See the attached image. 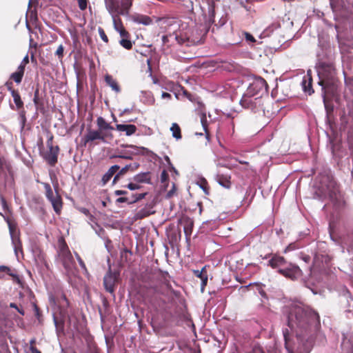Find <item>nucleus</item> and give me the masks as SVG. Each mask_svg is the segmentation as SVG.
<instances>
[{
    "label": "nucleus",
    "mask_w": 353,
    "mask_h": 353,
    "mask_svg": "<svg viewBox=\"0 0 353 353\" xmlns=\"http://www.w3.org/2000/svg\"><path fill=\"white\" fill-rule=\"evenodd\" d=\"M284 313L289 329L283 328L282 332L288 353H310L315 345L326 343L320 316L311 307L293 303L285 307Z\"/></svg>",
    "instance_id": "1"
},
{
    "label": "nucleus",
    "mask_w": 353,
    "mask_h": 353,
    "mask_svg": "<svg viewBox=\"0 0 353 353\" xmlns=\"http://www.w3.org/2000/svg\"><path fill=\"white\" fill-rule=\"evenodd\" d=\"M320 183V190L323 196H328L334 210L336 213H339L345 208V202L333 175L331 173L322 175Z\"/></svg>",
    "instance_id": "2"
},
{
    "label": "nucleus",
    "mask_w": 353,
    "mask_h": 353,
    "mask_svg": "<svg viewBox=\"0 0 353 353\" xmlns=\"http://www.w3.org/2000/svg\"><path fill=\"white\" fill-rule=\"evenodd\" d=\"M268 265L273 269L277 268V272L282 276L292 280L297 279L302 275V270L299 265L288 263L283 256L274 255L269 261Z\"/></svg>",
    "instance_id": "3"
},
{
    "label": "nucleus",
    "mask_w": 353,
    "mask_h": 353,
    "mask_svg": "<svg viewBox=\"0 0 353 353\" xmlns=\"http://www.w3.org/2000/svg\"><path fill=\"white\" fill-rule=\"evenodd\" d=\"M319 85L321 86V90H333L335 69L332 64L325 62H319L316 66Z\"/></svg>",
    "instance_id": "4"
},
{
    "label": "nucleus",
    "mask_w": 353,
    "mask_h": 353,
    "mask_svg": "<svg viewBox=\"0 0 353 353\" xmlns=\"http://www.w3.org/2000/svg\"><path fill=\"white\" fill-rule=\"evenodd\" d=\"M270 101L269 95L265 94L253 98L241 99L239 103L245 109H248L254 113H262L265 116L267 104L270 103Z\"/></svg>",
    "instance_id": "5"
},
{
    "label": "nucleus",
    "mask_w": 353,
    "mask_h": 353,
    "mask_svg": "<svg viewBox=\"0 0 353 353\" xmlns=\"http://www.w3.org/2000/svg\"><path fill=\"white\" fill-rule=\"evenodd\" d=\"M265 94H268V85L263 78L257 77H254L253 81L250 83L241 99L253 98Z\"/></svg>",
    "instance_id": "6"
},
{
    "label": "nucleus",
    "mask_w": 353,
    "mask_h": 353,
    "mask_svg": "<svg viewBox=\"0 0 353 353\" xmlns=\"http://www.w3.org/2000/svg\"><path fill=\"white\" fill-rule=\"evenodd\" d=\"M108 271L103 279V287L106 292L114 296L115 288L120 279V272L112 269L110 259H108Z\"/></svg>",
    "instance_id": "7"
},
{
    "label": "nucleus",
    "mask_w": 353,
    "mask_h": 353,
    "mask_svg": "<svg viewBox=\"0 0 353 353\" xmlns=\"http://www.w3.org/2000/svg\"><path fill=\"white\" fill-rule=\"evenodd\" d=\"M58 246V254L61 258L63 265L65 268H68L70 263L73 261V257L63 238L61 237L59 239Z\"/></svg>",
    "instance_id": "8"
},
{
    "label": "nucleus",
    "mask_w": 353,
    "mask_h": 353,
    "mask_svg": "<svg viewBox=\"0 0 353 353\" xmlns=\"http://www.w3.org/2000/svg\"><path fill=\"white\" fill-rule=\"evenodd\" d=\"M340 305L348 319L353 318V296L348 290L340 296Z\"/></svg>",
    "instance_id": "9"
},
{
    "label": "nucleus",
    "mask_w": 353,
    "mask_h": 353,
    "mask_svg": "<svg viewBox=\"0 0 353 353\" xmlns=\"http://www.w3.org/2000/svg\"><path fill=\"white\" fill-rule=\"evenodd\" d=\"M112 134L102 133L99 130H94L90 128L87 130V134L82 139L81 141L85 145L88 142L100 140L103 143H107L105 140L106 137H112Z\"/></svg>",
    "instance_id": "10"
},
{
    "label": "nucleus",
    "mask_w": 353,
    "mask_h": 353,
    "mask_svg": "<svg viewBox=\"0 0 353 353\" xmlns=\"http://www.w3.org/2000/svg\"><path fill=\"white\" fill-rule=\"evenodd\" d=\"M217 1H212V2L206 3L208 5V12H203V16L204 19L205 28L209 30L211 26L215 22V8L216 2Z\"/></svg>",
    "instance_id": "11"
},
{
    "label": "nucleus",
    "mask_w": 353,
    "mask_h": 353,
    "mask_svg": "<svg viewBox=\"0 0 353 353\" xmlns=\"http://www.w3.org/2000/svg\"><path fill=\"white\" fill-rule=\"evenodd\" d=\"M5 220L8 223L10 235L12 239V243L14 245V252H17L18 249L21 248V242L19 234H17L16 227L10 221L9 219L4 216Z\"/></svg>",
    "instance_id": "12"
},
{
    "label": "nucleus",
    "mask_w": 353,
    "mask_h": 353,
    "mask_svg": "<svg viewBox=\"0 0 353 353\" xmlns=\"http://www.w3.org/2000/svg\"><path fill=\"white\" fill-rule=\"evenodd\" d=\"M53 322L55 326V330L57 335L64 332L65 329V314L63 311L60 310L59 316L54 313L52 314Z\"/></svg>",
    "instance_id": "13"
},
{
    "label": "nucleus",
    "mask_w": 353,
    "mask_h": 353,
    "mask_svg": "<svg viewBox=\"0 0 353 353\" xmlns=\"http://www.w3.org/2000/svg\"><path fill=\"white\" fill-rule=\"evenodd\" d=\"M322 91V98L324 104V107L326 111V119L327 121H329L330 116L331 113L334 111V105L330 102L329 97L330 96H332V90H321Z\"/></svg>",
    "instance_id": "14"
},
{
    "label": "nucleus",
    "mask_w": 353,
    "mask_h": 353,
    "mask_svg": "<svg viewBox=\"0 0 353 353\" xmlns=\"http://www.w3.org/2000/svg\"><path fill=\"white\" fill-rule=\"evenodd\" d=\"M59 152V148L56 145L50 147L49 151L43 155V159L50 166H54L57 163Z\"/></svg>",
    "instance_id": "15"
},
{
    "label": "nucleus",
    "mask_w": 353,
    "mask_h": 353,
    "mask_svg": "<svg viewBox=\"0 0 353 353\" xmlns=\"http://www.w3.org/2000/svg\"><path fill=\"white\" fill-rule=\"evenodd\" d=\"M5 174L6 178H8V174L12 182L14 181V171L12 166L5 158H0V174Z\"/></svg>",
    "instance_id": "16"
},
{
    "label": "nucleus",
    "mask_w": 353,
    "mask_h": 353,
    "mask_svg": "<svg viewBox=\"0 0 353 353\" xmlns=\"http://www.w3.org/2000/svg\"><path fill=\"white\" fill-rule=\"evenodd\" d=\"M115 129L119 132H125L126 136L130 137L136 132L137 128L133 124L117 123L116 124Z\"/></svg>",
    "instance_id": "17"
},
{
    "label": "nucleus",
    "mask_w": 353,
    "mask_h": 353,
    "mask_svg": "<svg viewBox=\"0 0 353 353\" xmlns=\"http://www.w3.org/2000/svg\"><path fill=\"white\" fill-rule=\"evenodd\" d=\"M133 181L137 183H146L152 184L151 181V173L150 172H143L135 174L133 178Z\"/></svg>",
    "instance_id": "18"
},
{
    "label": "nucleus",
    "mask_w": 353,
    "mask_h": 353,
    "mask_svg": "<svg viewBox=\"0 0 353 353\" xmlns=\"http://www.w3.org/2000/svg\"><path fill=\"white\" fill-rule=\"evenodd\" d=\"M14 104L10 103V108L12 110L15 109H19L23 107V101L21 99V95L18 90H12L11 94Z\"/></svg>",
    "instance_id": "19"
},
{
    "label": "nucleus",
    "mask_w": 353,
    "mask_h": 353,
    "mask_svg": "<svg viewBox=\"0 0 353 353\" xmlns=\"http://www.w3.org/2000/svg\"><path fill=\"white\" fill-rule=\"evenodd\" d=\"M24 75V65H23V63H21L17 68V71L12 72L10 79L13 80L17 84H19L21 83L23 77Z\"/></svg>",
    "instance_id": "20"
},
{
    "label": "nucleus",
    "mask_w": 353,
    "mask_h": 353,
    "mask_svg": "<svg viewBox=\"0 0 353 353\" xmlns=\"http://www.w3.org/2000/svg\"><path fill=\"white\" fill-rule=\"evenodd\" d=\"M132 20L135 23L142 24L144 26H150L152 24V18L145 14H137L136 16H133Z\"/></svg>",
    "instance_id": "21"
},
{
    "label": "nucleus",
    "mask_w": 353,
    "mask_h": 353,
    "mask_svg": "<svg viewBox=\"0 0 353 353\" xmlns=\"http://www.w3.org/2000/svg\"><path fill=\"white\" fill-rule=\"evenodd\" d=\"M179 223L185 222V225L183 227V232L185 233L186 241H188L190 239V236L192 234L193 222L189 217H185L179 220Z\"/></svg>",
    "instance_id": "22"
},
{
    "label": "nucleus",
    "mask_w": 353,
    "mask_h": 353,
    "mask_svg": "<svg viewBox=\"0 0 353 353\" xmlns=\"http://www.w3.org/2000/svg\"><path fill=\"white\" fill-rule=\"evenodd\" d=\"M119 169L120 166L117 164L112 165L102 176L103 185H105Z\"/></svg>",
    "instance_id": "23"
},
{
    "label": "nucleus",
    "mask_w": 353,
    "mask_h": 353,
    "mask_svg": "<svg viewBox=\"0 0 353 353\" xmlns=\"http://www.w3.org/2000/svg\"><path fill=\"white\" fill-rule=\"evenodd\" d=\"M97 124L98 126L99 130L102 133H107V130H113L114 128L108 123L105 119L102 117H99L97 119Z\"/></svg>",
    "instance_id": "24"
},
{
    "label": "nucleus",
    "mask_w": 353,
    "mask_h": 353,
    "mask_svg": "<svg viewBox=\"0 0 353 353\" xmlns=\"http://www.w3.org/2000/svg\"><path fill=\"white\" fill-rule=\"evenodd\" d=\"M312 80L310 77H307V78L306 77H303L301 81L303 90L305 94H307L308 95H311L314 92L312 88Z\"/></svg>",
    "instance_id": "25"
},
{
    "label": "nucleus",
    "mask_w": 353,
    "mask_h": 353,
    "mask_svg": "<svg viewBox=\"0 0 353 353\" xmlns=\"http://www.w3.org/2000/svg\"><path fill=\"white\" fill-rule=\"evenodd\" d=\"M230 176L228 175L217 174L215 176L216 181L222 187L229 189L231 186Z\"/></svg>",
    "instance_id": "26"
},
{
    "label": "nucleus",
    "mask_w": 353,
    "mask_h": 353,
    "mask_svg": "<svg viewBox=\"0 0 353 353\" xmlns=\"http://www.w3.org/2000/svg\"><path fill=\"white\" fill-rule=\"evenodd\" d=\"M105 81L106 84L110 86L112 90L119 93L121 92L120 86L119 85L117 81L112 77L110 74H106L105 76Z\"/></svg>",
    "instance_id": "27"
},
{
    "label": "nucleus",
    "mask_w": 353,
    "mask_h": 353,
    "mask_svg": "<svg viewBox=\"0 0 353 353\" xmlns=\"http://www.w3.org/2000/svg\"><path fill=\"white\" fill-rule=\"evenodd\" d=\"M105 8L108 10V12L111 14V15H114V12H119V2L117 0H104Z\"/></svg>",
    "instance_id": "28"
},
{
    "label": "nucleus",
    "mask_w": 353,
    "mask_h": 353,
    "mask_svg": "<svg viewBox=\"0 0 353 353\" xmlns=\"http://www.w3.org/2000/svg\"><path fill=\"white\" fill-rule=\"evenodd\" d=\"M49 201L51 203L54 212L59 214L62 208V199L57 191L56 196L52 198L51 200H49Z\"/></svg>",
    "instance_id": "29"
},
{
    "label": "nucleus",
    "mask_w": 353,
    "mask_h": 353,
    "mask_svg": "<svg viewBox=\"0 0 353 353\" xmlns=\"http://www.w3.org/2000/svg\"><path fill=\"white\" fill-rule=\"evenodd\" d=\"M114 28L117 31L121 37H130L129 32L123 28V24L119 19L120 25L119 26L117 22V19L114 15H112Z\"/></svg>",
    "instance_id": "30"
},
{
    "label": "nucleus",
    "mask_w": 353,
    "mask_h": 353,
    "mask_svg": "<svg viewBox=\"0 0 353 353\" xmlns=\"http://www.w3.org/2000/svg\"><path fill=\"white\" fill-rule=\"evenodd\" d=\"M8 316L7 314L0 310V335L4 336L7 334V332L5 330V327H6L8 324Z\"/></svg>",
    "instance_id": "31"
},
{
    "label": "nucleus",
    "mask_w": 353,
    "mask_h": 353,
    "mask_svg": "<svg viewBox=\"0 0 353 353\" xmlns=\"http://www.w3.org/2000/svg\"><path fill=\"white\" fill-rule=\"evenodd\" d=\"M154 212H151L146 206L139 210H138L134 214V219H142L145 217L148 216L149 215L153 214Z\"/></svg>",
    "instance_id": "32"
},
{
    "label": "nucleus",
    "mask_w": 353,
    "mask_h": 353,
    "mask_svg": "<svg viewBox=\"0 0 353 353\" xmlns=\"http://www.w3.org/2000/svg\"><path fill=\"white\" fill-rule=\"evenodd\" d=\"M130 165H125L121 169L119 170L112 180V184H116L126 172L130 170Z\"/></svg>",
    "instance_id": "33"
},
{
    "label": "nucleus",
    "mask_w": 353,
    "mask_h": 353,
    "mask_svg": "<svg viewBox=\"0 0 353 353\" xmlns=\"http://www.w3.org/2000/svg\"><path fill=\"white\" fill-rule=\"evenodd\" d=\"M170 131L172 132V137L176 140L181 139V131L180 126L176 123H173L170 127Z\"/></svg>",
    "instance_id": "34"
},
{
    "label": "nucleus",
    "mask_w": 353,
    "mask_h": 353,
    "mask_svg": "<svg viewBox=\"0 0 353 353\" xmlns=\"http://www.w3.org/2000/svg\"><path fill=\"white\" fill-rule=\"evenodd\" d=\"M122 10L119 11V14L124 15L128 13V10L132 5V0H121Z\"/></svg>",
    "instance_id": "35"
},
{
    "label": "nucleus",
    "mask_w": 353,
    "mask_h": 353,
    "mask_svg": "<svg viewBox=\"0 0 353 353\" xmlns=\"http://www.w3.org/2000/svg\"><path fill=\"white\" fill-rule=\"evenodd\" d=\"M148 192H143L139 194H131V196H129L130 198V201L129 202V205L136 203L137 202L141 201V199L145 198L148 195Z\"/></svg>",
    "instance_id": "36"
},
{
    "label": "nucleus",
    "mask_w": 353,
    "mask_h": 353,
    "mask_svg": "<svg viewBox=\"0 0 353 353\" xmlns=\"http://www.w3.org/2000/svg\"><path fill=\"white\" fill-rule=\"evenodd\" d=\"M141 101L144 103H151L154 101L152 92L150 91H141Z\"/></svg>",
    "instance_id": "37"
},
{
    "label": "nucleus",
    "mask_w": 353,
    "mask_h": 353,
    "mask_svg": "<svg viewBox=\"0 0 353 353\" xmlns=\"http://www.w3.org/2000/svg\"><path fill=\"white\" fill-rule=\"evenodd\" d=\"M304 246V244L302 243L301 241H296L294 242L290 243L285 249V252L293 251L295 250H298L302 247Z\"/></svg>",
    "instance_id": "38"
},
{
    "label": "nucleus",
    "mask_w": 353,
    "mask_h": 353,
    "mask_svg": "<svg viewBox=\"0 0 353 353\" xmlns=\"http://www.w3.org/2000/svg\"><path fill=\"white\" fill-rule=\"evenodd\" d=\"M0 272H6L9 276H12L14 280L17 281V282L20 281L19 275L16 273L11 272L10 268L8 266L3 265H0Z\"/></svg>",
    "instance_id": "39"
},
{
    "label": "nucleus",
    "mask_w": 353,
    "mask_h": 353,
    "mask_svg": "<svg viewBox=\"0 0 353 353\" xmlns=\"http://www.w3.org/2000/svg\"><path fill=\"white\" fill-rule=\"evenodd\" d=\"M120 45L126 50H130L132 48L133 42L129 39V37H121L119 41Z\"/></svg>",
    "instance_id": "40"
},
{
    "label": "nucleus",
    "mask_w": 353,
    "mask_h": 353,
    "mask_svg": "<svg viewBox=\"0 0 353 353\" xmlns=\"http://www.w3.org/2000/svg\"><path fill=\"white\" fill-rule=\"evenodd\" d=\"M343 74L345 85L348 87L351 91H353V77H348L345 70H343Z\"/></svg>",
    "instance_id": "41"
},
{
    "label": "nucleus",
    "mask_w": 353,
    "mask_h": 353,
    "mask_svg": "<svg viewBox=\"0 0 353 353\" xmlns=\"http://www.w3.org/2000/svg\"><path fill=\"white\" fill-rule=\"evenodd\" d=\"M121 148H132V150H143L145 152H152L149 149L143 147V146H137L135 145L132 144H121Z\"/></svg>",
    "instance_id": "42"
},
{
    "label": "nucleus",
    "mask_w": 353,
    "mask_h": 353,
    "mask_svg": "<svg viewBox=\"0 0 353 353\" xmlns=\"http://www.w3.org/2000/svg\"><path fill=\"white\" fill-rule=\"evenodd\" d=\"M201 123L205 133V138L208 141H209L210 135L208 132V121L205 114H203L201 117Z\"/></svg>",
    "instance_id": "43"
},
{
    "label": "nucleus",
    "mask_w": 353,
    "mask_h": 353,
    "mask_svg": "<svg viewBox=\"0 0 353 353\" xmlns=\"http://www.w3.org/2000/svg\"><path fill=\"white\" fill-rule=\"evenodd\" d=\"M43 186L46 190V196L47 199L48 201L51 200L52 198H53L55 196L54 195V193H53V191H52V189L50 185L48 183H43Z\"/></svg>",
    "instance_id": "44"
},
{
    "label": "nucleus",
    "mask_w": 353,
    "mask_h": 353,
    "mask_svg": "<svg viewBox=\"0 0 353 353\" xmlns=\"http://www.w3.org/2000/svg\"><path fill=\"white\" fill-rule=\"evenodd\" d=\"M115 158H120L128 160H132L133 159L130 151H127L125 154H112L110 156V159Z\"/></svg>",
    "instance_id": "45"
},
{
    "label": "nucleus",
    "mask_w": 353,
    "mask_h": 353,
    "mask_svg": "<svg viewBox=\"0 0 353 353\" xmlns=\"http://www.w3.org/2000/svg\"><path fill=\"white\" fill-rule=\"evenodd\" d=\"M197 185L203 190L205 194H209L208 189L207 188V181L205 178H201V183H197Z\"/></svg>",
    "instance_id": "46"
},
{
    "label": "nucleus",
    "mask_w": 353,
    "mask_h": 353,
    "mask_svg": "<svg viewBox=\"0 0 353 353\" xmlns=\"http://www.w3.org/2000/svg\"><path fill=\"white\" fill-rule=\"evenodd\" d=\"M124 187L127 188L128 189H129L131 191L139 190L141 188V186L136 182H134V183L130 182L128 184H127L126 185H124Z\"/></svg>",
    "instance_id": "47"
},
{
    "label": "nucleus",
    "mask_w": 353,
    "mask_h": 353,
    "mask_svg": "<svg viewBox=\"0 0 353 353\" xmlns=\"http://www.w3.org/2000/svg\"><path fill=\"white\" fill-rule=\"evenodd\" d=\"M0 353H11L6 341H4L0 344Z\"/></svg>",
    "instance_id": "48"
},
{
    "label": "nucleus",
    "mask_w": 353,
    "mask_h": 353,
    "mask_svg": "<svg viewBox=\"0 0 353 353\" xmlns=\"http://www.w3.org/2000/svg\"><path fill=\"white\" fill-rule=\"evenodd\" d=\"M227 22V18L225 16H221L219 19L218 23L214 22L213 24H214V26H216L217 28H220L222 26H223Z\"/></svg>",
    "instance_id": "49"
},
{
    "label": "nucleus",
    "mask_w": 353,
    "mask_h": 353,
    "mask_svg": "<svg viewBox=\"0 0 353 353\" xmlns=\"http://www.w3.org/2000/svg\"><path fill=\"white\" fill-rule=\"evenodd\" d=\"M161 182L162 183H168L169 179V175L165 170H163L160 176Z\"/></svg>",
    "instance_id": "50"
},
{
    "label": "nucleus",
    "mask_w": 353,
    "mask_h": 353,
    "mask_svg": "<svg viewBox=\"0 0 353 353\" xmlns=\"http://www.w3.org/2000/svg\"><path fill=\"white\" fill-rule=\"evenodd\" d=\"M33 309H34V315H35L36 318L38 319V321L39 322H41L42 314H41V312L40 311V309L39 308V307L35 303L33 304Z\"/></svg>",
    "instance_id": "51"
},
{
    "label": "nucleus",
    "mask_w": 353,
    "mask_h": 353,
    "mask_svg": "<svg viewBox=\"0 0 353 353\" xmlns=\"http://www.w3.org/2000/svg\"><path fill=\"white\" fill-rule=\"evenodd\" d=\"M63 52H64V48H63V45L61 44L57 48V49L55 52V55L58 56V58L60 60H61L62 58L63 57Z\"/></svg>",
    "instance_id": "52"
},
{
    "label": "nucleus",
    "mask_w": 353,
    "mask_h": 353,
    "mask_svg": "<svg viewBox=\"0 0 353 353\" xmlns=\"http://www.w3.org/2000/svg\"><path fill=\"white\" fill-rule=\"evenodd\" d=\"M98 32H99V34L101 39L104 42L108 43V38L107 35L105 34L104 30L101 27H99L98 28Z\"/></svg>",
    "instance_id": "53"
},
{
    "label": "nucleus",
    "mask_w": 353,
    "mask_h": 353,
    "mask_svg": "<svg viewBox=\"0 0 353 353\" xmlns=\"http://www.w3.org/2000/svg\"><path fill=\"white\" fill-rule=\"evenodd\" d=\"M244 35H245V39L246 41H248L249 43H252L256 42L255 38L251 33L245 32Z\"/></svg>",
    "instance_id": "54"
},
{
    "label": "nucleus",
    "mask_w": 353,
    "mask_h": 353,
    "mask_svg": "<svg viewBox=\"0 0 353 353\" xmlns=\"http://www.w3.org/2000/svg\"><path fill=\"white\" fill-rule=\"evenodd\" d=\"M201 292L203 293L205 290V288L208 283V275H205L203 277L201 278Z\"/></svg>",
    "instance_id": "55"
},
{
    "label": "nucleus",
    "mask_w": 353,
    "mask_h": 353,
    "mask_svg": "<svg viewBox=\"0 0 353 353\" xmlns=\"http://www.w3.org/2000/svg\"><path fill=\"white\" fill-rule=\"evenodd\" d=\"M79 8L81 10H85L88 6V0H77Z\"/></svg>",
    "instance_id": "56"
},
{
    "label": "nucleus",
    "mask_w": 353,
    "mask_h": 353,
    "mask_svg": "<svg viewBox=\"0 0 353 353\" xmlns=\"http://www.w3.org/2000/svg\"><path fill=\"white\" fill-rule=\"evenodd\" d=\"M130 201V198L129 196H120L116 199V203H126L128 205H129Z\"/></svg>",
    "instance_id": "57"
},
{
    "label": "nucleus",
    "mask_w": 353,
    "mask_h": 353,
    "mask_svg": "<svg viewBox=\"0 0 353 353\" xmlns=\"http://www.w3.org/2000/svg\"><path fill=\"white\" fill-rule=\"evenodd\" d=\"M79 211L85 216H89L90 220H92L94 218V216L90 214L89 210L85 208H79Z\"/></svg>",
    "instance_id": "58"
},
{
    "label": "nucleus",
    "mask_w": 353,
    "mask_h": 353,
    "mask_svg": "<svg viewBox=\"0 0 353 353\" xmlns=\"http://www.w3.org/2000/svg\"><path fill=\"white\" fill-rule=\"evenodd\" d=\"M75 256H76V258H77V260L80 265V267L83 269V270H86V266H85V263L83 262V261L82 260V259L80 257V256L77 253L75 252Z\"/></svg>",
    "instance_id": "59"
},
{
    "label": "nucleus",
    "mask_w": 353,
    "mask_h": 353,
    "mask_svg": "<svg viewBox=\"0 0 353 353\" xmlns=\"http://www.w3.org/2000/svg\"><path fill=\"white\" fill-rule=\"evenodd\" d=\"M300 258L306 263H309L311 260V257L309 255L303 253H301Z\"/></svg>",
    "instance_id": "60"
},
{
    "label": "nucleus",
    "mask_w": 353,
    "mask_h": 353,
    "mask_svg": "<svg viewBox=\"0 0 353 353\" xmlns=\"http://www.w3.org/2000/svg\"><path fill=\"white\" fill-rule=\"evenodd\" d=\"M33 102H34V105L37 106V108H38V105H39V90H36V91L34 92Z\"/></svg>",
    "instance_id": "61"
},
{
    "label": "nucleus",
    "mask_w": 353,
    "mask_h": 353,
    "mask_svg": "<svg viewBox=\"0 0 353 353\" xmlns=\"http://www.w3.org/2000/svg\"><path fill=\"white\" fill-rule=\"evenodd\" d=\"M194 275L199 279L203 277L207 274L202 273V271H199V270H193Z\"/></svg>",
    "instance_id": "62"
},
{
    "label": "nucleus",
    "mask_w": 353,
    "mask_h": 353,
    "mask_svg": "<svg viewBox=\"0 0 353 353\" xmlns=\"http://www.w3.org/2000/svg\"><path fill=\"white\" fill-rule=\"evenodd\" d=\"M21 130H23L26 124V118H19Z\"/></svg>",
    "instance_id": "63"
},
{
    "label": "nucleus",
    "mask_w": 353,
    "mask_h": 353,
    "mask_svg": "<svg viewBox=\"0 0 353 353\" xmlns=\"http://www.w3.org/2000/svg\"><path fill=\"white\" fill-rule=\"evenodd\" d=\"M350 150L351 152V157L352 160V168L351 170V177L353 179V143H350Z\"/></svg>",
    "instance_id": "64"
}]
</instances>
